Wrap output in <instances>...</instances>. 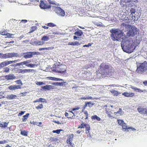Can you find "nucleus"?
Masks as SVG:
<instances>
[{
  "label": "nucleus",
  "instance_id": "obj_63",
  "mask_svg": "<svg viewBox=\"0 0 147 147\" xmlns=\"http://www.w3.org/2000/svg\"><path fill=\"white\" fill-rule=\"evenodd\" d=\"M22 65H23V62L16 64V66H20Z\"/></svg>",
  "mask_w": 147,
  "mask_h": 147
},
{
  "label": "nucleus",
  "instance_id": "obj_13",
  "mask_svg": "<svg viewBox=\"0 0 147 147\" xmlns=\"http://www.w3.org/2000/svg\"><path fill=\"white\" fill-rule=\"evenodd\" d=\"M31 62L30 60H27L26 61H23V65H26L28 67H34L36 65L35 64H31V63H28Z\"/></svg>",
  "mask_w": 147,
  "mask_h": 147
},
{
  "label": "nucleus",
  "instance_id": "obj_42",
  "mask_svg": "<svg viewBox=\"0 0 147 147\" xmlns=\"http://www.w3.org/2000/svg\"><path fill=\"white\" fill-rule=\"evenodd\" d=\"M86 123H82L81 124V125L79 126L78 128H84L86 126Z\"/></svg>",
  "mask_w": 147,
  "mask_h": 147
},
{
  "label": "nucleus",
  "instance_id": "obj_35",
  "mask_svg": "<svg viewBox=\"0 0 147 147\" xmlns=\"http://www.w3.org/2000/svg\"><path fill=\"white\" fill-rule=\"evenodd\" d=\"M29 115V113H27L25 115H24L22 119V121L23 122L26 121Z\"/></svg>",
  "mask_w": 147,
  "mask_h": 147
},
{
  "label": "nucleus",
  "instance_id": "obj_50",
  "mask_svg": "<svg viewBox=\"0 0 147 147\" xmlns=\"http://www.w3.org/2000/svg\"><path fill=\"white\" fill-rule=\"evenodd\" d=\"M84 113L85 114V118H84L85 119H87L88 118V113L87 111H85L84 112Z\"/></svg>",
  "mask_w": 147,
  "mask_h": 147
},
{
  "label": "nucleus",
  "instance_id": "obj_30",
  "mask_svg": "<svg viewBox=\"0 0 147 147\" xmlns=\"http://www.w3.org/2000/svg\"><path fill=\"white\" fill-rule=\"evenodd\" d=\"M34 43L35 44V45L37 46L42 45L44 44L45 42H42V41H40L39 40L35 41L34 42Z\"/></svg>",
  "mask_w": 147,
  "mask_h": 147
},
{
  "label": "nucleus",
  "instance_id": "obj_46",
  "mask_svg": "<svg viewBox=\"0 0 147 147\" xmlns=\"http://www.w3.org/2000/svg\"><path fill=\"white\" fill-rule=\"evenodd\" d=\"M117 113L121 115H122L123 113V112L122 111V109L121 108L119 109V111H117Z\"/></svg>",
  "mask_w": 147,
  "mask_h": 147
},
{
  "label": "nucleus",
  "instance_id": "obj_28",
  "mask_svg": "<svg viewBox=\"0 0 147 147\" xmlns=\"http://www.w3.org/2000/svg\"><path fill=\"white\" fill-rule=\"evenodd\" d=\"M110 92L113 94L114 96H117L119 94H120V93L119 92L117 91H116L114 90H110Z\"/></svg>",
  "mask_w": 147,
  "mask_h": 147
},
{
  "label": "nucleus",
  "instance_id": "obj_57",
  "mask_svg": "<svg viewBox=\"0 0 147 147\" xmlns=\"http://www.w3.org/2000/svg\"><path fill=\"white\" fill-rule=\"evenodd\" d=\"M80 109V107H77L75 108H73L72 110L73 111H74L76 110H78Z\"/></svg>",
  "mask_w": 147,
  "mask_h": 147
},
{
  "label": "nucleus",
  "instance_id": "obj_44",
  "mask_svg": "<svg viewBox=\"0 0 147 147\" xmlns=\"http://www.w3.org/2000/svg\"><path fill=\"white\" fill-rule=\"evenodd\" d=\"M52 122L58 124H63V123L61 121L60 122L59 121H57L56 120H53L52 121Z\"/></svg>",
  "mask_w": 147,
  "mask_h": 147
},
{
  "label": "nucleus",
  "instance_id": "obj_62",
  "mask_svg": "<svg viewBox=\"0 0 147 147\" xmlns=\"http://www.w3.org/2000/svg\"><path fill=\"white\" fill-rule=\"evenodd\" d=\"M91 44L90 43H89L87 45H85L83 46V47H88L89 46H91Z\"/></svg>",
  "mask_w": 147,
  "mask_h": 147
},
{
  "label": "nucleus",
  "instance_id": "obj_8",
  "mask_svg": "<svg viewBox=\"0 0 147 147\" xmlns=\"http://www.w3.org/2000/svg\"><path fill=\"white\" fill-rule=\"evenodd\" d=\"M20 61V59L16 60L14 61H5L1 62L0 63V69L3 68L5 66L9 64L13 63H15L16 62L19 61Z\"/></svg>",
  "mask_w": 147,
  "mask_h": 147
},
{
  "label": "nucleus",
  "instance_id": "obj_43",
  "mask_svg": "<svg viewBox=\"0 0 147 147\" xmlns=\"http://www.w3.org/2000/svg\"><path fill=\"white\" fill-rule=\"evenodd\" d=\"M62 131V130L61 129H58L56 130H53V133H56L57 134H59L60 133V131Z\"/></svg>",
  "mask_w": 147,
  "mask_h": 147
},
{
  "label": "nucleus",
  "instance_id": "obj_20",
  "mask_svg": "<svg viewBox=\"0 0 147 147\" xmlns=\"http://www.w3.org/2000/svg\"><path fill=\"white\" fill-rule=\"evenodd\" d=\"M5 78L7 80H12L16 79V77L13 74H9L6 75Z\"/></svg>",
  "mask_w": 147,
  "mask_h": 147
},
{
  "label": "nucleus",
  "instance_id": "obj_36",
  "mask_svg": "<svg viewBox=\"0 0 147 147\" xmlns=\"http://www.w3.org/2000/svg\"><path fill=\"white\" fill-rule=\"evenodd\" d=\"M37 28L36 26H32L31 27L30 31L29 32V33H32L34 31L37 29Z\"/></svg>",
  "mask_w": 147,
  "mask_h": 147
},
{
  "label": "nucleus",
  "instance_id": "obj_48",
  "mask_svg": "<svg viewBox=\"0 0 147 147\" xmlns=\"http://www.w3.org/2000/svg\"><path fill=\"white\" fill-rule=\"evenodd\" d=\"M91 104V102H85V104L84 105V106L83 107V110L85 109L86 108V107L87 106L88 104Z\"/></svg>",
  "mask_w": 147,
  "mask_h": 147
},
{
  "label": "nucleus",
  "instance_id": "obj_34",
  "mask_svg": "<svg viewBox=\"0 0 147 147\" xmlns=\"http://www.w3.org/2000/svg\"><path fill=\"white\" fill-rule=\"evenodd\" d=\"M91 119L93 120H96L98 121H100L101 120L100 118L96 115L92 116L91 117Z\"/></svg>",
  "mask_w": 147,
  "mask_h": 147
},
{
  "label": "nucleus",
  "instance_id": "obj_54",
  "mask_svg": "<svg viewBox=\"0 0 147 147\" xmlns=\"http://www.w3.org/2000/svg\"><path fill=\"white\" fill-rule=\"evenodd\" d=\"M8 142L6 140H4L3 141H0V144H3L6 143Z\"/></svg>",
  "mask_w": 147,
  "mask_h": 147
},
{
  "label": "nucleus",
  "instance_id": "obj_41",
  "mask_svg": "<svg viewBox=\"0 0 147 147\" xmlns=\"http://www.w3.org/2000/svg\"><path fill=\"white\" fill-rule=\"evenodd\" d=\"M92 99V98L91 96H88L86 97H82L81 98V99L82 100Z\"/></svg>",
  "mask_w": 147,
  "mask_h": 147
},
{
  "label": "nucleus",
  "instance_id": "obj_5",
  "mask_svg": "<svg viewBox=\"0 0 147 147\" xmlns=\"http://www.w3.org/2000/svg\"><path fill=\"white\" fill-rule=\"evenodd\" d=\"M53 71L61 74H65L67 71V66L64 65H55V67L53 69Z\"/></svg>",
  "mask_w": 147,
  "mask_h": 147
},
{
  "label": "nucleus",
  "instance_id": "obj_40",
  "mask_svg": "<svg viewBox=\"0 0 147 147\" xmlns=\"http://www.w3.org/2000/svg\"><path fill=\"white\" fill-rule=\"evenodd\" d=\"M71 114L69 113V114L68 113L66 112L65 114V115L66 117H67L68 118H72L73 116H72L71 117Z\"/></svg>",
  "mask_w": 147,
  "mask_h": 147
},
{
  "label": "nucleus",
  "instance_id": "obj_29",
  "mask_svg": "<svg viewBox=\"0 0 147 147\" xmlns=\"http://www.w3.org/2000/svg\"><path fill=\"white\" fill-rule=\"evenodd\" d=\"M131 88L133 90H134L135 91H137L141 93L143 92V90L136 87H134L132 86H131Z\"/></svg>",
  "mask_w": 147,
  "mask_h": 147
},
{
  "label": "nucleus",
  "instance_id": "obj_4",
  "mask_svg": "<svg viewBox=\"0 0 147 147\" xmlns=\"http://www.w3.org/2000/svg\"><path fill=\"white\" fill-rule=\"evenodd\" d=\"M147 70V62L144 61L143 63H138L137 65L136 72L138 74H142Z\"/></svg>",
  "mask_w": 147,
  "mask_h": 147
},
{
  "label": "nucleus",
  "instance_id": "obj_19",
  "mask_svg": "<svg viewBox=\"0 0 147 147\" xmlns=\"http://www.w3.org/2000/svg\"><path fill=\"white\" fill-rule=\"evenodd\" d=\"M101 69V70L100 71V73L102 75H108L110 72L109 71H108L105 69L103 68H100Z\"/></svg>",
  "mask_w": 147,
  "mask_h": 147
},
{
  "label": "nucleus",
  "instance_id": "obj_56",
  "mask_svg": "<svg viewBox=\"0 0 147 147\" xmlns=\"http://www.w3.org/2000/svg\"><path fill=\"white\" fill-rule=\"evenodd\" d=\"M34 125H36L38 126H39L40 125H41L42 124V123L41 122H34Z\"/></svg>",
  "mask_w": 147,
  "mask_h": 147
},
{
  "label": "nucleus",
  "instance_id": "obj_64",
  "mask_svg": "<svg viewBox=\"0 0 147 147\" xmlns=\"http://www.w3.org/2000/svg\"><path fill=\"white\" fill-rule=\"evenodd\" d=\"M49 2L50 3L53 4H54V1H53V0H48Z\"/></svg>",
  "mask_w": 147,
  "mask_h": 147
},
{
  "label": "nucleus",
  "instance_id": "obj_49",
  "mask_svg": "<svg viewBox=\"0 0 147 147\" xmlns=\"http://www.w3.org/2000/svg\"><path fill=\"white\" fill-rule=\"evenodd\" d=\"M3 72H8L9 71V68L8 67H6L4 68Z\"/></svg>",
  "mask_w": 147,
  "mask_h": 147
},
{
  "label": "nucleus",
  "instance_id": "obj_2",
  "mask_svg": "<svg viewBox=\"0 0 147 147\" xmlns=\"http://www.w3.org/2000/svg\"><path fill=\"white\" fill-rule=\"evenodd\" d=\"M123 45H121V47L123 51L127 53H131L135 49L137 45H136L132 39H123L122 42Z\"/></svg>",
  "mask_w": 147,
  "mask_h": 147
},
{
  "label": "nucleus",
  "instance_id": "obj_6",
  "mask_svg": "<svg viewBox=\"0 0 147 147\" xmlns=\"http://www.w3.org/2000/svg\"><path fill=\"white\" fill-rule=\"evenodd\" d=\"M18 56V55L17 53H7L4 54L1 53V57L2 59H6Z\"/></svg>",
  "mask_w": 147,
  "mask_h": 147
},
{
  "label": "nucleus",
  "instance_id": "obj_26",
  "mask_svg": "<svg viewBox=\"0 0 147 147\" xmlns=\"http://www.w3.org/2000/svg\"><path fill=\"white\" fill-rule=\"evenodd\" d=\"M81 45L78 41H76L74 42H70L68 43V45L74 46L75 45Z\"/></svg>",
  "mask_w": 147,
  "mask_h": 147
},
{
  "label": "nucleus",
  "instance_id": "obj_17",
  "mask_svg": "<svg viewBox=\"0 0 147 147\" xmlns=\"http://www.w3.org/2000/svg\"><path fill=\"white\" fill-rule=\"evenodd\" d=\"M102 66L104 67H102L103 68L105 69L106 70H108V71H109V69H112L113 67H112L108 65H104L103 63L101 64L100 66V67L101 68Z\"/></svg>",
  "mask_w": 147,
  "mask_h": 147
},
{
  "label": "nucleus",
  "instance_id": "obj_22",
  "mask_svg": "<svg viewBox=\"0 0 147 147\" xmlns=\"http://www.w3.org/2000/svg\"><path fill=\"white\" fill-rule=\"evenodd\" d=\"M137 110L141 114L144 115L146 108H144L141 107H140L137 109Z\"/></svg>",
  "mask_w": 147,
  "mask_h": 147
},
{
  "label": "nucleus",
  "instance_id": "obj_47",
  "mask_svg": "<svg viewBox=\"0 0 147 147\" xmlns=\"http://www.w3.org/2000/svg\"><path fill=\"white\" fill-rule=\"evenodd\" d=\"M47 25L49 27H54L56 26V25L53 23H48L47 24Z\"/></svg>",
  "mask_w": 147,
  "mask_h": 147
},
{
  "label": "nucleus",
  "instance_id": "obj_1",
  "mask_svg": "<svg viewBox=\"0 0 147 147\" xmlns=\"http://www.w3.org/2000/svg\"><path fill=\"white\" fill-rule=\"evenodd\" d=\"M121 19L120 21L122 22L120 25V28L122 30H124L125 27V30L127 31L125 36L127 38H130L135 36L138 32L137 28L135 26L129 25V21L127 19Z\"/></svg>",
  "mask_w": 147,
  "mask_h": 147
},
{
  "label": "nucleus",
  "instance_id": "obj_33",
  "mask_svg": "<svg viewBox=\"0 0 147 147\" xmlns=\"http://www.w3.org/2000/svg\"><path fill=\"white\" fill-rule=\"evenodd\" d=\"M83 32H82V30H79L76 32L74 34L76 36H80L83 34Z\"/></svg>",
  "mask_w": 147,
  "mask_h": 147
},
{
  "label": "nucleus",
  "instance_id": "obj_51",
  "mask_svg": "<svg viewBox=\"0 0 147 147\" xmlns=\"http://www.w3.org/2000/svg\"><path fill=\"white\" fill-rule=\"evenodd\" d=\"M27 93L26 92H23L20 93V96H25L26 95V94Z\"/></svg>",
  "mask_w": 147,
  "mask_h": 147
},
{
  "label": "nucleus",
  "instance_id": "obj_12",
  "mask_svg": "<svg viewBox=\"0 0 147 147\" xmlns=\"http://www.w3.org/2000/svg\"><path fill=\"white\" fill-rule=\"evenodd\" d=\"M34 70L33 69H19L17 71V72L18 73L24 74L26 73H29L32 72L34 71Z\"/></svg>",
  "mask_w": 147,
  "mask_h": 147
},
{
  "label": "nucleus",
  "instance_id": "obj_32",
  "mask_svg": "<svg viewBox=\"0 0 147 147\" xmlns=\"http://www.w3.org/2000/svg\"><path fill=\"white\" fill-rule=\"evenodd\" d=\"M49 39V38L48 36H44L41 38V40L42 42H45L47 41Z\"/></svg>",
  "mask_w": 147,
  "mask_h": 147
},
{
  "label": "nucleus",
  "instance_id": "obj_52",
  "mask_svg": "<svg viewBox=\"0 0 147 147\" xmlns=\"http://www.w3.org/2000/svg\"><path fill=\"white\" fill-rule=\"evenodd\" d=\"M40 102H44L46 101V100L45 99L42 98H39Z\"/></svg>",
  "mask_w": 147,
  "mask_h": 147
},
{
  "label": "nucleus",
  "instance_id": "obj_59",
  "mask_svg": "<svg viewBox=\"0 0 147 147\" xmlns=\"http://www.w3.org/2000/svg\"><path fill=\"white\" fill-rule=\"evenodd\" d=\"M25 112V111H21L19 113L18 116H20L22 115H23V114H24Z\"/></svg>",
  "mask_w": 147,
  "mask_h": 147
},
{
  "label": "nucleus",
  "instance_id": "obj_53",
  "mask_svg": "<svg viewBox=\"0 0 147 147\" xmlns=\"http://www.w3.org/2000/svg\"><path fill=\"white\" fill-rule=\"evenodd\" d=\"M3 93L2 92H0V99L3 98H4V96L3 95Z\"/></svg>",
  "mask_w": 147,
  "mask_h": 147
},
{
  "label": "nucleus",
  "instance_id": "obj_45",
  "mask_svg": "<svg viewBox=\"0 0 147 147\" xmlns=\"http://www.w3.org/2000/svg\"><path fill=\"white\" fill-rule=\"evenodd\" d=\"M15 82L18 84H20V85H21V86L23 85V83L22 82V81L21 80H18L15 81Z\"/></svg>",
  "mask_w": 147,
  "mask_h": 147
},
{
  "label": "nucleus",
  "instance_id": "obj_7",
  "mask_svg": "<svg viewBox=\"0 0 147 147\" xmlns=\"http://www.w3.org/2000/svg\"><path fill=\"white\" fill-rule=\"evenodd\" d=\"M118 123L122 127V128L123 129H131L132 131H134L136 130L134 128L131 127H128L126 125V124L125 123L124 121L121 119H118Z\"/></svg>",
  "mask_w": 147,
  "mask_h": 147
},
{
  "label": "nucleus",
  "instance_id": "obj_9",
  "mask_svg": "<svg viewBox=\"0 0 147 147\" xmlns=\"http://www.w3.org/2000/svg\"><path fill=\"white\" fill-rule=\"evenodd\" d=\"M55 11L59 16L63 17L65 16V13L64 11L60 7H56L55 9Z\"/></svg>",
  "mask_w": 147,
  "mask_h": 147
},
{
  "label": "nucleus",
  "instance_id": "obj_27",
  "mask_svg": "<svg viewBox=\"0 0 147 147\" xmlns=\"http://www.w3.org/2000/svg\"><path fill=\"white\" fill-rule=\"evenodd\" d=\"M54 86L51 85H46L42 87V88L43 89L50 90L51 89H53L54 88Z\"/></svg>",
  "mask_w": 147,
  "mask_h": 147
},
{
  "label": "nucleus",
  "instance_id": "obj_23",
  "mask_svg": "<svg viewBox=\"0 0 147 147\" xmlns=\"http://www.w3.org/2000/svg\"><path fill=\"white\" fill-rule=\"evenodd\" d=\"M130 12L131 13L130 15V16H131V18H132L131 19V20H133L134 19V20H135L134 18H135V16H134V15L133 14H134L136 12L135 9L133 8H131L130 9Z\"/></svg>",
  "mask_w": 147,
  "mask_h": 147
},
{
  "label": "nucleus",
  "instance_id": "obj_31",
  "mask_svg": "<svg viewBox=\"0 0 147 147\" xmlns=\"http://www.w3.org/2000/svg\"><path fill=\"white\" fill-rule=\"evenodd\" d=\"M49 79L55 81H63V80L62 79L56 78L55 77H48Z\"/></svg>",
  "mask_w": 147,
  "mask_h": 147
},
{
  "label": "nucleus",
  "instance_id": "obj_24",
  "mask_svg": "<svg viewBox=\"0 0 147 147\" xmlns=\"http://www.w3.org/2000/svg\"><path fill=\"white\" fill-rule=\"evenodd\" d=\"M17 97V96L16 95L13 94L8 95L6 96V98L9 100H12L16 99Z\"/></svg>",
  "mask_w": 147,
  "mask_h": 147
},
{
  "label": "nucleus",
  "instance_id": "obj_38",
  "mask_svg": "<svg viewBox=\"0 0 147 147\" xmlns=\"http://www.w3.org/2000/svg\"><path fill=\"white\" fill-rule=\"evenodd\" d=\"M21 134L23 136H28V132L26 131L25 130L21 131Z\"/></svg>",
  "mask_w": 147,
  "mask_h": 147
},
{
  "label": "nucleus",
  "instance_id": "obj_15",
  "mask_svg": "<svg viewBox=\"0 0 147 147\" xmlns=\"http://www.w3.org/2000/svg\"><path fill=\"white\" fill-rule=\"evenodd\" d=\"M22 86L21 85H12L8 87V89L11 90H15L18 89H21Z\"/></svg>",
  "mask_w": 147,
  "mask_h": 147
},
{
  "label": "nucleus",
  "instance_id": "obj_61",
  "mask_svg": "<svg viewBox=\"0 0 147 147\" xmlns=\"http://www.w3.org/2000/svg\"><path fill=\"white\" fill-rule=\"evenodd\" d=\"M66 83L65 82H57V84H58L60 86H63V84L64 83Z\"/></svg>",
  "mask_w": 147,
  "mask_h": 147
},
{
  "label": "nucleus",
  "instance_id": "obj_10",
  "mask_svg": "<svg viewBox=\"0 0 147 147\" xmlns=\"http://www.w3.org/2000/svg\"><path fill=\"white\" fill-rule=\"evenodd\" d=\"M39 53L36 52H30L24 53H23L24 57L25 58H29L32 57L33 55L37 54L36 53Z\"/></svg>",
  "mask_w": 147,
  "mask_h": 147
},
{
  "label": "nucleus",
  "instance_id": "obj_58",
  "mask_svg": "<svg viewBox=\"0 0 147 147\" xmlns=\"http://www.w3.org/2000/svg\"><path fill=\"white\" fill-rule=\"evenodd\" d=\"M12 35V34H10V33H7L6 34V35L7 36V37L8 38H11V36Z\"/></svg>",
  "mask_w": 147,
  "mask_h": 147
},
{
  "label": "nucleus",
  "instance_id": "obj_16",
  "mask_svg": "<svg viewBox=\"0 0 147 147\" xmlns=\"http://www.w3.org/2000/svg\"><path fill=\"white\" fill-rule=\"evenodd\" d=\"M122 95L127 97H132L135 95L134 93H128L127 92H125L122 94Z\"/></svg>",
  "mask_w": 147,
  "mask_h": 147
},
{
  "label": "nucleus",
  "instance_id": "obj_37",
  "mask_svg": "<svg viewBox=\"0 0 147 147\" xmlns=\"http://www.w3.org/2000/svg\"><path fill=\"white\" fill-rule=\"evenodd\" d=\"M53 48H54V47H47V48H39V51H41L42 50H50L53 49Z\"/></svg>",
  "mask_w": 147,
  "mask_h": 147
},
{
  "label": "nucleus",
  "instance_id": "obj_3",
  "mask_svg": "<svg viewBox=\"0 0 147 147\" xmlns=\"http://www.w3.org/2000/svg\"><path fill=\"white\" fill-rule=\"evenodd\" d=\"M111 33V37L114 41H120L123 36V32L119 29H111L110 31Z\"/></svg>",
  "mask_w": 147,
  "mask_h": 147
},
{
  "label": "nucleus",
  "instance_id": "obj_14",
  "mask_svg": "<svg viewBox=\"0 0 147 147\" xmlns=\"http://www.w3.org/2000/svg\"><path fill=\"white\" fill-rule=\"evenodd\" d=\"M40 7L41 9H49L51 7L50 5H47L44 1H40Z\"/></svg>",
  "mask_w": 147,
  "mask_h": 147
},
{
  "label": "nucleus",
  "instance_id": "obj_25",
  "mask_svg": "<svg viewBox=\"0 0 147 147\" xmlns=\"http://www.w3.org/2000/svg\"><path fill=\"white\" fill-rule=\"evenodd\" d=\"M9 122H5L0 121V127L2 128H5L7 127Z\"/></svg>",
  "mask_w": 147,
  "mask_h": 147
},
{
  "label": "nucleus",
  "instance_id": "obj_55",
  "mask_svg": "<svg viewBox=\"0 0 147 147\" xmlns=\"http://www.w3.org/2000/svg\"><path fill=\"white\" fill-rule=\"evenodd\" d=\"M68 147H74V144L72 143L67 144Z\"/></svg>",
  "mask_w": 147,
  "mask_h": 147
},
{
  "label": "nucleus",
  "instance_id": "obj_60",
  "mask_svg": "<svg viewBox=\"0 0 147 147\" xmlns=\"http://www.w3.org/2000/svg\"><path fill=\"white\" fill-rule=\"evenodd\" d=\"M36 84L37 85H42V84H44V83L43 82H38L37 83H36Z\"/></svg>",
  "mask_w": 147,
  "mask_h": 147
},
{
  "label": "nucleus",
  "instance_id": "obj_39",
  "mask_svg": "<svg viewBox=\"0 0 147 147\" xmlns=\"http://www.w3.org/2000/svg\"><path fill=\"white\" fill-rule=\"evenodd\" d=\"M43 106L42 104H39L35 108L36 109L38 110L39 109H41L43 108Z\"/></svg>",
  "mask_w": 147,
  "mask_h": 147
},
{
  "label": "nucleus",
  "instance_id": "obj_21",
  "mask_svg": "<svg viewBox=\"0 0 147 147\" xmlns=\"http://www.w3.org/2000/svg\"><path fill=\"white\" fill-rule=\"evenodd\" d=\"M74 135L73 134H71L69 136L67 140V144L72 143L73 139L74 138Z\"/></svg>",
  "mask_w": 147,
  "mask_h": 147
},
{
  "label": "nucleus",
  "instance_id": "obj_18",
  "mask_svg": "<svg viewBox=\"0 0 147 147\" xmlns=\"http://www.w3.org/2000/svg\"><path fill=\"white\" fill-rule=\"evenodd\" d=\"M113 110L109 109H107L106 110V113L108 115V116L109 117L112 119L114 117L112 115V114Z\"/></svg>",
  "mask_w": 147,
  "mask_h": 147
},
{
  "label": "nucleus",
  "instance_id": "obj_11",
  "mask_svg": "<svg viewBox=\"0 0 147 147\" xmlns=\"http://www.w3.org/2000/svg\"><path fill=\"white\" fill-rule=\"evenodd\" d=\"M85 127V128L86 133L87 134V137L91 138L92 136L90 131V125L88 124H86Z\"/></svg>",
  "mask_w": 147,
  "mask_h": 147
}]
</instances>
